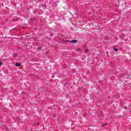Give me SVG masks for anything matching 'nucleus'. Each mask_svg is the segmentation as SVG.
Returning a JSON list of instances; mask_svg holds the SVG:
<instances>
[{
  "label": "nucleus",
  "mask_w": 131,
  "mask_h": 131,
  "mask_svg": "<svg viewBox=\"0 0 131 131\" xmlns=\"http://www.w3.org/2000/svg\"><path fill=\"white\" fill-rule=\"evenodd\" d=\"M84 53H85V54H88V53H89V50H88L86 49H85Z\"/></svg>",
  "instance_id": "nucleus-3"
},
{
  "label": "nucleus",
  "mask_w": 131,
  "mask_h": 131,
  "mask_svg": "<svg viewBox=\"0 0 131 131\" xmlns=\"http://www.w3.org/2000/svg\"><path fill=\"white\" fill-rule=\"evenodd\" d=\"M43 6H44V7H47V5H43V4H42L41 5V7H43Z\"/></svg>",
  "instance_id": "nucleus-8"
},
{
  "label": "nucleus",
  "mask_w": 131,
  "mask_h": 131,
  "mask_svg": "<svg viewBox=\"0 0 131 131\" xmlns=\"http://www.w3.org/2000/svg\"><path fill=\"white\" fill-rule=\"evenodd\" d=\"M106 125H107V123H104L101 125V127H104V126H106Z\"/></svg>",
  "instance_id": "nucleus-4"
},
{
  "label": "nucleus",
  "mask_w": 131,
  "mask_h": 131,
  "mask_svg": "<svg viewBox=\"0 0 131 131\" xmlns=\"http://www.w3.org/2000/svg\"><path fill=\"white\" fill-rule=\"evenodd\" d=\"M39 8H41V7H40V6H39Z\"/></svg>",
  "instance_id": "nucleus-12"
},
{
  "label": "nucleus",
  "mask_w": 131,
  "mask_h": 131,
  "mask_svg": "<svg viewBox=\"0 0 131 131\" xmlns=\"http://www.w3.org/2000/svg\"><path fill=\"white\" fill-rule=\"evenodd\" d=\"M70 42H72L73 43H76L77 42V40H72L70 41Z\"/></svg>",
  "instance_id": "nucleus-1"
},
{
  "label": "nucleus",
  "mask_w": 131,
  "mask_h": 131,
  "mask_svg": "<svg viewBox=\"0 0 131 131\" xmlns=\"http://www.w3.org/2000/svg\"><path fill=\"white\" fill-rule=\"evenodd\" d=\"M3 65V62L1 61L0 62V66H2Z\"/></svg>",
  "instance_id": "nucleus-9"
},
{
  "label": "nucleus",
  "mask_w": 131,
  "mask_h": 131,
  "mask_svg": "<svg viewBox=\"0 0 131 131\" xmlns=\"http://www.w3.org/2000/svg\"><path fill=\"white\" fill-rule=\"evenodd\" d=\"M53 117H56V115H53Z\"/></svg>",
  "instance_id": "nucleus-10"
},
{
  "label": "nucleus",
  "mask_w": 131,
  "mask_h": 131,
  "mask_svg": "<svg viewBox=\"0 0 131 131\" xmlns=\"http://www.w3.org/2000/svg\"><path fill=\"white\" fill-rule=\"evenodd\" d=\"M15 66H16L17 67H20V66H21V64H20V63H16L15 64Z\"/></svg>",
  "instance_id": "nucleus-2"
},
{
  "label": "nucleus",
  "mask_w": 131,
  "mask_h": 131,
  "mask_svg": "<svg viewBox=\"0 0 131 131\" xmlns=\"http://www.w3.org/2000/svg\"><path fill=\"white\" fill-rule=\"evenodd\" d=\"M114 51H115V52H117V51H118V49L116 48H114Z\"/></svg>",
  "instance_id": "nucleus-6"
},
{
  "label": "nucleus",
  "mask_w": 131,
  "mask_h": 131,
  "mask_svg": "<svg viewBox=\"0 0 131 131\" xmlns=\"http://www.w3.org/2000/svg\"><path fill=\"white\" fill-rule=\"evenodd\" d=\"M64 42H70V41L69 40H63Z\"/></svg>",
  "instance_id": "nucleus-5"
},
{
  "label": "nucleus",
  "mask_w": 131,
  "mask_h": 131,
  "mask_svg": "<svg viewBox=\"0 0 131 131\" xmlns=\"http://www.w3.org/2000/svg\"><path fill=\"white\" fill-rule=\"evenodd\" d=\"M38 124H39V122L37 123V125H38Z\"/></svg>",
  "instance_id": "nucleus-11"
},
{
  "label": "nucleus",
  "mask_w": 131,
  "mask_h": 131,
  "mask_svg": "<svg viewBox=\"0 0 131 131\" xmlns=\"http://www.w3.org/2000/svg\"><path fill=\"white\" fill-rule=\"evenodd\" d=\"M81 49H80V48H77L76 49V51H81Z\"/></svg>",
  "instance_id": "nucleus-7"
}]
</instances>
